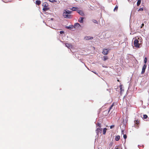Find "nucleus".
I'll return each instance as SVG.
<instances>
[{
  "mask_svg": "<svg viewBox=\"0 0 149 149\" xmlns=\"http://www.w3.org/2000/svg\"><path fill=\"white\" fill-rule=\"evenodd\" d=\"M123 137L125 139H126L127 137V135L126 134H124Z\"/></svg>",
  "mask_w": 149,
  "mask_h": 149,
  "instance_id": "nucleus-29",
  "label": "nucleus"
},
{
  "mask_svg": "<svg viewBox=\"0 0 149 149\" xmlns=\"http://www.w3.org/2000/svg\"><path fill=\"white\" fill-rule=\"evenodd\" d=\"M147 61V58L146 57L144 59V63H145V64H146V63Z\"/></svg>",
  "mask_w": 149,
  "mask_h": 149,
  "instance_id": "nucleus-25",
  "label": "nucleus"
},
{
  "mask_svg": "<svg viewBox=\"0 0 149 149\" xmlns=\"http://www.w3.org/2000/svg\"><path fill=\"white\" fill-rule=\"evenodd\" d=\"M96 126L97 127H99V128H100L101 127V124L99 123H97L96 124Z\"/></svg>",
  "mask_w": 149,
  "mask_h": 149,
  "instance_id": "nucleus-23",
  "label": "nucleus"
},
{
  "mask_svg": "<svg viewBox=\"0 0 149 149\" xmlns=\"http://www.w3.org/2000/svg\"><path fill=\"white\" fill-rule=\"evenodd\" d=\"M107 130V129L106 128H105L103 129V134H106Z\"/></svg>",
  "mask_w": 149,
  "mask_h": 149,
  "instance_id": "nucleus-19",
  "label": "nucleus"
},
{
  "mask_svg": "<svg viewBox=\"0 0 149 149\" xmlns=\"http://www.w3.org/2000/svg\"><path fill=\"white\" fill-rule=\"evenodd\" d=\"M74 26H73V25H72L71 26H66V28L67 29H71L72 28H73V27Z\"/></svg>",
  "mask_w": 149,
  "mask_h": 149,
  "instance_id": "nucleus-22",
  "label": "nucleus"
},
{
  "mask_svg": "<svg viewBox=\"0 0 149 149\" xmlns=\"http://www.w3.org/2000/svg\"><path fill=\"white\" fill-rule=\"evenodd\" d=\"M116 149H119V148H117Z\"/></svg>",
  "mask_w": 149,
  "mask_h": 149,
  "instance_id": "nucleus-34",
  "label": "nucleus"
},
{
  "mask_svg": "<svg viewBox=\"0 0 149 149\" xmlns=\"http://www.w3.org/2000/svg\"><path fill=\"white\" fill-rule=\"evenodd\" d=\"M103 60H104V61H105L107 59H108V58L107 57V56H104L103 57Z\"/></svg>",
  "mask_w": 149,
  "mask_h": 149,
  "instance_id": "nucleus-16",
  "label": "nucleus"
},
{
  "mask_svg": "<svg viewBox=\"0 0 149 149\" xmlns=\"http://www.w3.org/2000/svg\"><path fill=\"white\" fill-rule=\"evenodd\" d=\"M134 123L136 127L138 128L140 125V121L138 119L135 120H134Z\"/></svg>",
  "mask_w": 149,
  "mask_h": 149,
  "instance_id": "nucleus-5",
  "label": "nucleus"
},
{
  "mask_svg": "<svg viewBox=\"0 0 149 149\" xmlns=\"http://www.w3.org/2000/svg\"><path fill=\"white\" fill-rule=\"evenodd\" d=\"M117 81H118V82H119L120 81L118 79L117 80Z\"/></svg>",
  "mask_w": 149,
  "mask_h": 149,
  "instance_id": "nucleus-33",
  "label": "nucleus"
},
{
  "mask_svg": "<svg viewBox=\"0 0 149 149\" xmlns=\"http://www.w3.org/2000/svg\"><path fill=\"white\" fill-rule=\"evenodd\" d=\"M144 26V24L143 23H142L141 24V28L143 27V26Z\"/></svg>",
  "mask_w": 149,
  "mask_h": 149,
  "instance_id": "nucleus-31",
  "label": "nucleus"
},
{
  "mask_svg": "<svg viewBox=\"0 0 149 149\" xmlns=\"http://www.w3.org/2000/svg\"><path fill=\"white\" fill-rule=\"evenodd\" d=\"M84 19V17H80L79 19L78 20V21L80 23H83V20Z\"/></svg>",
  "mask_w": 149,
  "mask_h": 149,
  "instance_id": "nucleus-13",
  "label": "nucleus"
},
{
  "mask_svg": "<svg viewBox=\"0 0 149 149\" xmlns=\"http://www.w3.org/2000/svg\"><path fill=\"white\" fill-rule=\"evenodd\" d=\"M109 50L107 49H104L102 53L104 55H107L108 53Z\"/></svg>",
  "mask_w": 149,
  "mask_h": 149,
  "instance_id": "nucleus-8",
  "label": "nucleus"
},
{
  "mask_svg": "<svg viewBox=\"0 0 149 149\" xmlns=\"http://www.w3.org/2000/svg\"><path fill=\"white\" fill-rule=\"evenodd\" d=\"M144 23H146V21H145V22H144Z\"/></svg>",
  "mask_w": 149,
  "mask_h": 149,
  "instance_id": "nucleus-35",
  "label": "nucleus"
},
{
  "mask_svg": "<svg viewBox=\"0 0 149 149\" xmlns=\"http://www.w3.org/2000/svg\"><path fill=\"white\" fill-rule=\"evenodd\" d=\"M139 38H138V39H136L134 41V45L135 47H139L140 44L142 42L141 41H140V42L139 40Z\"/></svg>",
  "mask_w": 149,
  "mask_h": 149,
  "instance_id": "nucleus-2",
  "label": "nucleus"
},
{
  "mask_svg": "<svg viewBox=\"0 0 149 149\" xmlns=\"http://www.w3.org/2000/svg\"><path fill=\"white\" fill-rule=\"evenodd\" d=\"M128 1H130V0H128Z\"/></svg>",
  "mask_w": 149,
  "mask_h": 149,
  "instance_id": "nucleus-37",
  "label": "nucleus"
},
{
  "mask_svg": "<svg viewBox=\"0 0 149 149\" xmlns=\"http://www.w3.org/2000/svg\"><path fill=\"white\" fill-rule=\"evenodd\" d=\"M143 118L144 119H146L148 118V116L146 114H144L143 115Z\"/></svg>",
  "mask_w": 149,
  "mask_h": 149,
  "instance_id": "nucleus-24",
  "label": "nucleus"
},
{
  "mask_svg": "<svg viewBox=\"0 0 149 149\" xmlns=\"http://www.w3.org/2000/svg\"><path fill=\"white\" fill-rule=\"evenodd\" d=\"M49 0V1H50L51 2H52V3L56 2V0Z\"/></svg>",
  "mask_w": 149,
  "mask_h": 149,
  "instance_id": "nucleus-27",
  "label": "nucleus"
},
{
  "mask_svg": "<svg viewBox=\"0 0 149 149\" xmlns=\"http://www.w3.org/2000/svg\"><path fill=\"white\" fill-rule=\"evenodd\" d=\"M93 39V37L91 36H85L84 38V39L86 40H91Z\"/></svg>",
  "mask_w": 149,
  "mask_h": 149,
  "instance_id": "nucleus-11",
  "label": "nucleus"
},
{
  "mask_svg": "<svg viewBox=\"0 0 149 149\" xmlns=\"http://www.w3.org/2000/svg\"><path fill=\"white\" fill-rule=\"evenodd\" d=\"M72 12L67 10H64L63 14V17L66 18L70 19L72 18L70 15Z\"/></svg>",
  "mask_w": 149,
  "mask_h": 149,
  "instance_id": "nucleus-1",
  "label": "nucleus"
},
{
  "mask_svg": "<svg viewBox=\"0 0 149 149\" xmlns=\"http://www.w3.org/2000/svg\"><path fill=\"white\" fill-rule=\"evenodd\" d=\"M147 65L146 64H145L143 66L142 71L141 72V74H143L145 73V70L146 68Z\"/></svg>",
  "mask_w": 149,
  "mask_h": 149,
  "instance_id": "nucleus-7",
  "label": "nucleus"
},
{
  "mask_svg": "<svg viewBox=\"0 0 149 149\" xmlns=\"http://www.w3.org/2000/svg\"><path fill=\"white\" fill-rule=\"evenodd\" d=\"M141 0H138L137 1V6H139L140 4L141 3Z\"/></svg>",
  "mask_w": 149,
  "mask_h": 149,
  "instance_id": "nucleus-20",
  "label": "nucleus"
},
{
  "mask_svg": "<svg viewBox=\"0 0 149 149\" xmlns=\"http://www.w3.org/2000/svg\"><path fill=\"white\" fill-rule=\"evenodd\" d=\"M60 34H62L63 33H64V32L63 31H61L60 32Z\"/></svg>",
  "mask_w": 149,
  "mask_h": 149,
  "instance_id": "nucleus-32",
  "label": "nucleus"
},
{
  "mask_svg": "<svg viewBox=\"0 0 149 149\" xmlns=\"http://www.w3.org/2000/svg\"><path fill=\"white\" fill-rule=\"evenodd\" d=\"M81 26V25L78 23H77L74 24V28H77Z\"/></svg>",
  "mask_w": 149,
  "mask_h": 149,
  "instance_id": "nucleus-9",
  "label": "nucleus"
},
{
  "mask_svg": "<svg viewBox=\"0 0 149 149\" xmlns=\"http://www.w3.org/2000/svg\"><path fill=\"white\" fill-rule=\"evenodd\" d=\"M102 131V129L98 127L96 130V133L97 135L99 134V133H101Z\"/></svg>",
  "mask_w": 149,
  "mask_h": 149,
  "instance_id": "nucleus-6",
  "label": "nucleus"
},
{
  "mask_svg": "<svg viewBox=\"0 0 149 149\" xmlns=\"http://www.w3.org/2000/svg\"><path fill=\"white\" fill-rule=\"evenodd\" d=\"M143 10V8H140L138 10V11H142Z\"/></svg>",
  "mask_w": 149,
  "mask_h": 149,
  "instance_id": "nucleus-28",
  "label": "nucleus"
},
{
  "mask_svg": "<svg viewBox=\"0 0 149 149\" xmlns=\"http://www.w3.org/2000/svg\"><path fill=\"white\" fill-rule=\"evenodd\" d=\"M77 12L80 15L82 16H84V12L81 10H78L77 11Z\"/></svg>",
  "mask_w": 149,
  "mask_h": 149,
  "instance_id": "nucleus-10",
  "label": "nucleus"
},
{
  "mask_svg": "<svg viewBox=\"0 0 149 149\" xmlns=\"http://www.w3.org/2000/svg\"><path fill=\"white\" fill-rule=\"evenodd\" d=\"M96 74L95 72H94Z\"/></svg>",
  "mask_w": 149,
  "mask_h": 149,
  "instance_id": "nucleus-36",
  "label": "nucleus"
},
{
  "mask_svg": "<svg viewBox=\"0 0 149 149\" xmlns=\"http://www.w3.org/2000/svg\"><path fill=\"white\" fill-rule=\"evenodd\" d=\"M118 8V6L117 5H116V7L113 10L114 11H117Z\"/></svg>",
  "mask_w": 149,
  "mask_h": 149,
  "instance_id": "nucleus-17",
  "label": "nucleus"
},
{
  "mask_svg": "<svg viewBox=\"0 0 149 149\" xmlns=\"http://www.w3.org/2000/svg\"><path fill=\"white\" fill-rule=\"evenodd\" d=\"M115 104L114 102H113L112 103V105H111V107L109 108V110L108 111H104L103 112V114H105L104 116H106L107 115V114L109 113L110 110L113 108V107L114 106Z\"/></svg>",
  "mask_w": 149,
  "mask_h": 149,
  "instance_id": "nucleus-4",
  "label": "nucleus"
},
{
  "mask_svg": "<svg viewBox=\"0 0 149 149\" xmlns=\"http://www.w3.org/2000/svg\"><path fill=\"white\" fill-rule=\"evenodd\" d=\"M41 3V1L40 0H36V4L39 5Z\"/></svg>",
  "mask_w": 149,
  "mask_h": 149,
  "instance_id": "nucleus-14",
  "label": "nucleus"
},
{
  "mask_svg": "<svg viewBox=\"0 0 149 149\" xmlns=\"http://www.w3.org/2000/svg\"><path fill=\"white\" fill-rule=\"evenodd\" d=\"M120 139V136H117L115 137V140L116 141H118Z\"/></svg>",
  "mask_w": 149,
  "mask_h": 149,
  "instance_id": "nucleus-18",
  "label": "nucleus"
},
{
  "mask_svg": "<svg viewBox=\"0 0 149 149\" xmlns=\"http://www.w3.org/2000/svg\"><path fill=\"white\" fill-rule=\"evenodd\" d=\"M78 8L77 7H73L71 9L73 11H78Z\"/></svg>",
  "mask_w": 149,
  "mask_h": 149,
  "instance_id": "nucleus-12",
  "label": "nucleus"
},
{
  "mask_svg": "<svg viewBox=\"0 0 149 149\" xmlns=\"http://www.w3.org/2000/svg\"><path fill=\"white\" fill-rule=\"evenodd\" d=\"M120 90V93L121 94L122 92L121 91H123V89H122V85H120L119 86Z\"/></svg>",
  "mask_w": 149,
  "mask_h": 149,
  "instance_id": "nucleus-21",
  "label": "nucleus"
},
{
  "mask_svg": "<svg viewBox=\"0 0 149 149\" xmlns=\"http://www.w3.org/2000/svg\"><path fill=\"white\" fill-rule=\"evenodd\" d=\"M48 3L46 2H45L43 3L42 6H43V8L42 10L44 11H46L49 10V8L48 7Z\"/></svg>",
  "mask_w": 149,
  "mask_h": 149,
  "instance_id": "nucleus-3",
  "label": "nucleus"
},
{
  "mask_svg": "<svg viewBox=\"0 0 149 149\" xmlns=\"http://www.w3.org/2000/svg\"><path fill=\"white\" fill-rule=\"evenodd\" d=\"M65 46L69 48L71 47V45L69 44L66 43L65 44Z\"/></svg>",
  "mask_w": 149,
  "mask_h": 149,
  "instance_id": "nucleus-15",
  "label": "nucleus"
},
{
  "mask_svg": "<svg viewBox=\"0 0 149 149\" xmlns=\"http://www.w3.org/2000/svg\"><path fill=\"white\" fill-rule=\"evenodd\" d=\"M93 22L95 23L98 24V22L95 19L93 20Z\"/></svg>",
  "mask_w": 149,
  "mask_h": 149,
  "instance_id": "nucleus-26",
  "label": "nucleus"
},
{
  "mask_svg": "<svg viewBox=\"0 0 149 149\" xmlns=\"http://www.w3.org/2000/svg\"><path fill=\"white\" fill-rule=\"evenodd\" d=\"M114 127V125H111L110 126V128L112 129Z\"/></svg>",
  "mask_w": 149,
  "mask_h": 149,
  "instance_id": "nucleus-30",
  "label": "nucleus"
}]
</instances>
